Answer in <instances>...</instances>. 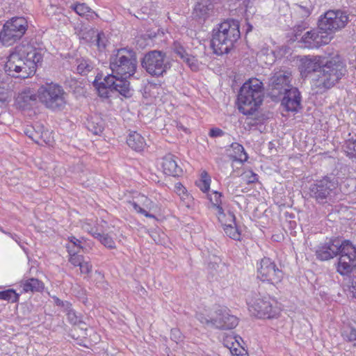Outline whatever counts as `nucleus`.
Masks as SVG:
<instances>
[{
  "instance_id": "1",
  "label": "nucleus",
  "mask_w": 356,
  "mask_h": 356,
  "mask_svg": "<svg viewBox=\"0 0 356 356\" xmlns=\"http://www.w3.org/2000/svg\"><path fill=\"white\" fill-rule=\"evenodd\" d=\"M42 50L30 44H20L15 48L5 64L6 72L11 76L26 79L35 74L41 65Z\"/></svg>"
},
{
  "instance_id": "2",
  "label": "nucleus",
  "mask_w": 356,
  "mask_h": 356,
  "mask_svg": "<svg viewBox=\"0 0 356 356\" xmlns=\"http://www.w3.org/2000/svg\"><path fill=\"white\" fill-rule=\"evenodd\" d=\"M316 255L321 261L339 255L337 270L341 275H348L356 269V245L349 240L341 241L337 238H330L318 246Z\"/></svg>"
},
{
  "instance_id": "3",
  "label": "nucleus",
  "mask_w": 356,
  "mask_h": 356,
  "mask_svg": "<svg viewBox=\"0 0 356 356\" xmlns=\"http://www.w3.org/2000/svg\"><path fill=\"white\" fill-rule=\"evenodd\" d=\"M239 21L227 19L218 24L212 31L211 47L216 55L228 54L241 37Z\"/></svg>"
},
{
  "instance_id": "4",
  "label": "nucleus",
  "mask_w": 356,
  "mask_h": 356,
  "mask_svg": "<svg viewBox=\"0 0 356 356\" xmlns=\"http://www.w3.org/2000/svg\"><path fill=\"white\" fill-rule=\"evenodd\" d=\"M264 97L263 83L254 78L245 82L238 95V110L245 115H253L261 104Z\"/></svg>"
},
{
  "instance_id": "5",
  "label": "nucleus",
  "mask_w": 356,
  "mask_h": 356,
  "mask_svg": "<svg viewBox=\"0 0 356 356\" xmlns=\"http://www.w3.org/2000/svg\"><path fill=\"white\" fill-rule=\"evenodd\" d=\"M136 53L131 49L122 48L113 51L110 57L111 76H115L116 80L127 81L133 76L137 68Z\"/></svg>"
},
{
  "instance_id": "6",
  "label": "nucleus",
  "mask_w": 356,
  "mask_h": 356,
  "mask_svg": "<svg viewBox=\"0 0 356 356\" xmlns=\"http://www.w3.org/2000/svg\"><path fill=\"white\" fill-rule=\"evenodd\" d=\"M346 67L341 58L335 55L325 59L323 67L319 71L318 83L326 89L333 87L346 74Z\"/></svg>"
},
{
  "instance_id": "7",
  "label": "nucleus",
  "mask_w": 356,
  "mask_h": 356,
  "mask_svg": "<svg viewBox=\"0 0 356 356\" xmlns=\"http://www.w3.org/2000/svg\"><path fill=\"white\" fill-rule=\"evenodd\" d=\"M249 310L258 318H272L280 312V308L275 300L269 296H261L254 291L248 295L246 298Z\"/></svg>"
},
{
  "instance_id": "8",
  "label": "nucleus",
  "mask_w": 356,
  "mask_h": 356,
  "mask_svg": "<svg viewBox=\"0 0 356 356\" xmlns=\"http://www.w3.org/2000/svg\"><path fill=\"white\" fill-rule=\"evenodd\" d=\"M67 94L58 84L50 83L40 86L38 90V98L46 108L56 111L65 106Z\"/></svg>"
},
{
  "instance_id": "9",
  "label": "nucleus",
  "mask_w": 356,
  "mask_h": 356,
  "mask_svg": "<svg viewBox=\"0 0 356 356\" xmlns=\"http://www.w3.org/2000/svg\"><path fill=\"white\" fill-rule=\"evenodd\" d=\"M337 187L338 181L336 178L325 176L309 185L307 195L317 204L324 205L332 201Z\"/></svg>"
},
{
  "instance_id": "10",
  "label": "nucleus",
  "mask_w": 356,
  "mask_h": 356,
  "mask_svg": "<svg viewBox=\"0 0 356 356\" xmlns=\"http://www.w3.org/2000/svg\"><path fill=\"white\" fill-rule=\"evenodd\" d=\"M28 29V22L22 17H14L8 20L0 32V40L3 45L10 46L19 40Z\"/></svg>"
},
{
  "instance_id": "11",
  "label": "nucleus",
  "mask_w": 356,
  "mask_h": 356,
  "mask_svg": "<svg viewBox=\"0 0 356 356\" xmlns=\"http://www.w3.org/2000/svg\"><path fill=\"white\" fill-rule=\"evenodd\" d=\"M349 22V17L346 10H330L321 15L318 24L321 29L328 35H332L343 29Z\"/></svg>"
},
{
  "instance_id": "12",
  "label": "nucleus",
  "mask_w": 356,
  "mask_h": 356,
  "mask_svg": "<svg viewBox=\"0 0 356 356\" xmlns=\"http://www.w3.org/2000/svg\"><path fill=\"white\" fill-rule=\"evenodd\" d=\"M97 78V76L96 77ZM94 86L97 88L99 95L104 98L109 97L110 91H118L125 97L131 96L130 83L129 81L116 80L115 76L107 75L103 81L99 82L97 79L93 81Z\"/></svg>"
},
{
  "instance_id": "13",
  "label": "nucleus",
  "mask_w": 356,
  "mask_h": 356,
  "mask_svg": "<svg viewBox=\"0 0 356 356\" xmlns=\"http://www.w3.org/2000/svg\"><path fill=\"white\" fill-rule=\"evenodd\" d=\"M142 67L152 76H163L170 67L169 63L165 61V54L161 51H151L147 53L142 61Z\"/></svg>"
},
{
  "instance_id": "14",
  "label": "nucleus",
  "mask_w": 356,
  "mask_h": 356,
  "mask_svg": "<svg viewBox=\"0 0 356 356\" xmlns=\"http://www.w3.org/2000/svg\"><path fill=\"white\" fill-rule=\"evenodd\" d=\"M332 36L328 35L327 33L320 29L318 26L317 28L312 29L305 32L298 40L302 47L308 49H316L323 45L327 44Z\"/></svg>"
},
{
  "instance_id": "15",
  "label": "nucleus",
  "mask_w": 356,
  "mask_h": 356,
  "mask_svg": "<svg viewBox=\"0 0 356 356\" xmlns=\"http://www.w3.org/2000/svg\"><path fill=\"white\" fill-rule=\"evenodd\" d=\"M257 272V276L261 281L274 285L280 282L283 278L282 271L268 257H264L261 260Z\"/></svg>"
},
{
  "instance_id": "16",
  "label": "nucleus",
  "mask_w": 356,
  "mask_h": 356,
  "mask_svg": "<svg viewBox=\"0 0 356 356\" xmlns=\"http://www.w3.org/2000/svg\"><path fill=\"white\" fill-rule=\"evenodd\" d=\"M291 73L286 70H275L269 79V89L272 95H281L291 87Z\"/></svg>"
},
{
  "instance_id": "17",
  "label": "nucleus",
  "mask_w": 356,
  "mask_h": 356,
  "mask_svg": "<svg viewBox=\"0 0 356 356\" xmlns=\"http://www.w3.org/2000/svg\"><path fill=\"white\" fill-rule=\"evenodd\" d=\"M238 318L229 314L227 308H220L216 311L213 326L221 330H231L238 325Z\"/></svg>"
},
{
  "instance_id": "18",
  "label": "nucleus",
  "mask_w": 356,
  "mask_h": 356,
  "mask_svg": "<svg viewBox=\"0 0 356 356\" xmlns=\"http://www.w3.org/2000/svg\"><path fill=\"white\" fill-rule=\"evenodd\" d=\"M282 94V105L287 111L297 112L301 108V95L297 88L291 87Z\"/></svg>"
},
{
  "instance_id": "19",
  "label": "nucleus",
  "mask_w": 356,
  "mask_h": 356,
  "mask_svg": "<svg viewBox=\"0 0 356 356\" xmlns=\"http://www.w3.org/2000/svg\"><path fill=\"white\" fill-rule=\"evenodd\" d=\"M37 97L38 93L35 94L31 89L26 88L19 92L15 99V104L20 109H30L36 104Z\"/></svg>"
},
{
  "instance_id": "20",
  "label": "nucleus",
  "mask_w": 356,
  "mask_h": 356,
  "mask_svg": "<svg viewBox=\"0 0 356 356\" xmlns=\"http://www.w3.org/2000/svg\"><path fill=\"white\" fill-rule=\"evenodd\" d=\"M325 58L321 56H307L302 60L301 72L309 74L313 72L321 70Z\"/></svg>"
},
{
  "instance_id": "21",
  "label": "nucleus",
  "mask_w": 356,
  "mask_h": 356,
  "mask_svg": "<svg viewBox=\"0 0 356 356\" xmlns=\"http://www.w3.org/2000/svg\"><path fill=\"white\" fill-rule=\"evenodd\" d=\"M227 220L225 223L222 224L223 229L229 238L239 241L241 238V232H239L236 223V217L233 212L229 211L227 214H225Z\"/></svg>"
},
{
  "instance_id": "22",
  "label": "nucleus",
  "mask_w": 356,
  "mask_h": 356,
  "mask_svg": "<svg viewBox=\"0 0 356 356\" xmlns=\"http://www.w3.org/2000/svg\"><path fill=\"white\" fill-rule=\"evenodd\" d=\"M162 167L165 175L169 176H179L182 173V169L178 165L175 156L168 154L163 159Z\"/></svg>"
},
{
  "instance_id": "23",
  "label": "nucleus",
  "mask_w": 356,
  "mask_h": 356,
  "mask_svg": "<svg viewBox=\"0 0 356 356\" xmlns=\"http://www.w3.org/2000/svg\"><path fill=\"white\" fill-rule=\"evenodd\" d=\"M85 124L88 130L94 135H100L105 127L104 121L99 114L88 116Z\"/></svg>"
},
{
  "instance_id": "24",
  "label": "nucleus",
  "mask_w": 356,
  "mask_h": 356,
  "mask_svg": "<svg viewBox=\"0 0 356 356\" xmlns=\"http://www.w3.org/2000/svg\"><path fill=\"white\" fill-rule=\"evenodd\" d=\"M65 312L70 323L74 325H77L82 330H87V324L83 320L82 315L76 312L75 310L72 308L71 304H66Z\"/></svg>"
},
{
  "instance_id": "25",
  "label": "nucleus",
  "mask_w": 356,
  "mask_h": 356,
  "mask_svg": "<svg viewBox=\"0 0 356 356\" xmlns=\"http://www.w3.org/2000/svg\"><path fill=\"white\" fill-rule=\"evenodd\" d=\"M127 143L131 149L137 152L142 151L145 146L144 138L136 131L129 134Z\"/></svg>"
},
{
  "instance_id": "26",
  "label": "nucleus",
  "mask_w": 356,
  "mask_h": 356,
  "mask_svg": "<svg viewBox=\"0 0 356 356\" xmlns=\"http://www.w3.org/2000/svg\"><path fill=\"white\" fill-rule=\"evenodd\" d=\"M222 194L216 191H213L211 193L208 194V198L212 204L213 207L216 209L218 214V218L220 220L222 217H225L224 209L222 207Z\"/></svg>"
},
{
  "instance_id": "27",
  "label": "nucleus",
  "mask_w": 356,
  "mask_h": 356,
  "mask_svg": "<svg viewBox=\"0 0 356 356\" xmlns=\"http://www.w3.org/2000/svg\"><path fill=\"white\" fill-rule=\"evenodd\" d=\"M70 8L79 15L86 17L87 19H93L95 17H97V15L84 3H73L70 6Z\"/></svg>"
},
{
  "instance_id": "28",
  "label": "nucleus",
  "mask_w": 356,
  "mask_h": 356,
  "mask_svg": "<svg viewBox=\"0 0 356 356\" xmlns=\"http://www.w3.org/2000/svg\"><path fill=\"white\" fill-rule=\"evenodd\" d=\"M24 292H39L44 289V284L36 278H30L22 282Z\"/></svg>"
},
{
  "instance_id": "29",
  "label": "nucleus",
  "mask_w": 356,
  "mask_h": 356,
  "mask_svg": "<svg viewBox=\"0 0 356 356\" xmlns=\"http://www.w3.org/2000/svg\"><path fill=\"white\" fill-rule=\"evenodd\" d=\"M209 0H199L195 6L194 14L198 17H204L211 9Z\"/></svg>"
},
{
  "instance_id": "30",
  "label": "nucleus",
  "mask_w": 356,
  "mask_h": 356,
  "mask_svg": "<svg viewBox=\"0 0 356 356\" xmlns=\"http://www.w3.org/2000/svg\"><path fill=\"white\" fill-rule=\"evenodd\" d=\"M341 335L344 340L351 342L356 341V324H347L343 326ZM356 346V342L354 343Z\"/></svg>"
},
{
  "instance_id": "31",
  "label": "nucleus",
  "mask_w": 356,
  "mask_h": 356,
  "mask_svg": "<svg viewBox=\"0 0 356 356\" xmlns=\"http://www.w3.org/2000/svg\"><path fill=\"white\" fill-rule=\"evenodd\" d=\"M172 49L173 52L184 60L189 54L190 49L185 47L181 42L178 41L174 42Z\"/></svg>"
},
{
  "instance_id": "32",
  "label": "nucleus",
  "mask_w": 356,
  "mask_h": 356,
  "mask_svg": "<svg viewBox=\"0 0 356 356\" xmlns=\"http://www.w3.org/2000/svg\"><path fill=\"white\" fill-rule=\"evenodd\" d=\"M12 97V90L8 85H0V106L6 104Z\"/></svg>"
},
{
  "instance_id": "33",
  "label": "nucleus",
  "mask_w": 356,
  "mask_h": 356,
  "mask_svg": "<svg viewBox=\"0 0 356 356\" xmlns=\"http://www.w3.org/2000/svg\"><path fill=\"white\" fill-rule=\"evenodd\" d=\"M66 248L70 256L69 259L70 264L74 266H79V265L81 264V262L83 261V257L82 255L78 254V252H79V250H72L70 245H67Z\"/></svg>"
},
{
  "instance_id": "34",
  "label": "nucleus",
  "mask_w": 356,
  "mask_h": 356,
  "mask_svg": "<svg viewBox=\"0 0 356 356\" xmlns=\"http://www.w3.org/2000/svg\"><path fill=\"white\" fill-rule=\"evenodd\" d=\"M210 182L211 179L208 173L203 171L201 174V179L197 183V185L202 192L207 193L210 188Z\"/></svg>"
},
{
  "instance_id": "35",
  "label": "nucleus",
  "mask_w": 356,
  "mask_h": 356,
  "mask_svg": "<svg viewBox=\"0 0 356 356\" xmlns=\"http://www.w3.org/2000/svg\"><path fill=\"white\" fill-rule=\"evenodd\" d=\"M77 67L76 70L79 74L81 75H86L88 72H90L92 69V66L90 61L82 59L77 60Z\"/></svg>"
},
{
  "instance_id": "36",
  "label": "nucleus",
  "mask_w": 356,
  "mask_h": 356,
  "mask_svg": "<svg viewBox=\"0 0 356 356\" xmlns=\"http://www.w3.org/2000/svg\"><path fill=\"white\" fill-rule=\"evenodd\" d=\"M97 239L106 248L109 249L115 248V243L108 234H97Z\"/></svg>"
},
{
  "instance_id": "37",
  "label": "nucleus",
  "mask_w": 356,
  "mask_h": 356,
  "mask_svg": "<svg viewBox=\"0 0 356 356\" xmlns=\"http://www.w3.org/2000/svg\"><path fill=\"white\" fill-rule=\"evenodd\" d=\"M232 147L235 150L237 155L234 156L236 160H238L240 161H245L248 159V155L244 151L243 147L237 143H232Z\"/></svg>"
},
{
  "instance_id": "38",
  "label": "nucleus",
  "mask_w": 356,
  "mask_h": 356,
  "mask_svg": "<svg viewBox=\"0 0 356 356\" xmlns=\"http://www.w3.org/2000/svg\"><path fill=\"white\" fill-rule=\"evenodd\" d=\"M19 294L17 293L14 289H10L3 291L2 300L14 303L17 302L19 301Z\"/></svg>"
},
{
  "instance_id": "39",
  "label": "nucleus",
  "mask_w": 356,
  "mask_h": 356,
  "mask_svg": "<svg viewBox=\"0 0 356 356\" xmlns=\"http://www.w3.org/2000/svg\"><path fill=\"white\" fill-rule=\"evenodd\" d=\"M95 41L100 51H102L106 48L108 42L107 38L103 32H100L97 34Z\"/></svg>"
},
{
  "instance_id": "40",
  "label": "nucleus",
  "mask_w": 356,
  "mask_h": 356,
  "mask_svg": "<svg viewBox=\"0 0 356 356\" xmlns=\"http://www.w3.org/2000/svg\"><path fill=\"white\" fill-rule=\"evenodd\" d=\"M344 147L349 156L356 157V139L346 141Z\"/></svg>"
},
{
  "instance_id": "41",
  "label": "nucleus",
  "mask_w": 356,
  "mask_h": 356,
  "mask_svg": "<svg viewBox=\"0 0 356 356\" xmlns=\"http://www.w3.org/2000/svg\"><path fill=\"white\" fill-rule=\"evenodd\" d=\"M309 28V24L305 21H301L300 23L296 24L293 27V33L296 40L298 42L300 40L298 36H300L301 33Z\"/></svg>"
},
{
  "instance_id": "42",
  "label": "nucleus",
  "mask_w": 356,
  "mask_h": 356,
  "mask_svg": "<svg viewBox=\"0 0 356 356\" xmlns=\"http://www.w3.org/2000/svg\"><path fill=\"white\" fill-rule=\"evenodd\" d=\"M193 71L199 70V63L197 59L191 54L183 60Z\"/></svg>"
},
{
  "instance_id": "43",
  "label": "nucleus",
  "mask_w": 356,
  "mask_h": 356,
  "mask_svg": "<svg viewBox=\"0 0 356 356\" xmlns=\"http://www.w3.org/2000/svg\"><path fill=\"white\" fill-rule=\"evenodd\" d=\"M242 177L247 182V184H253L258 181L257 175L253 172L252 170L245 172L242 175Z\"/></svg>"
},
{
  "instance_id": "44",
  "label": "nucleus",
  "mask_w": 356,
  "mask_h": 356,
  "mask_svg": "<svg viewBox=\"0 0 356 356\" xmlns=\"http://www.w3.org/2000/svg\"><path fill=\"white\" fill-rule=\"evenodd\" d=\"M33 128L29 129L26 131V134L31 138L36 143H39L40 140L42 138V133L40 134L38 132L32 130Z\"/></svg>"
},
{
  "instance_id": "45",
  "label": "nucleus",
  "mask_w": 356,
  "mask_h": 356,
  "mask_svg": "<svg viewBox=\"0 0 356 356\" xmlns=\"http://www.w3.org/2000/svg\"><path fill=\"white\" fill-rule=\"evenodd\" d=\"M196 318L200 323L213 326V317L208 318L203 314L197 313Z\"/></svg>"
},
{
  "instance_id": "46",
  "label": "nucleus",
  "mask_w": 356,
  "mask_h": 356,
  "mask_svg": "<svg viewBox=\"0 0 356 356\" xmlns=\"http://www.w3.org/2000/svg\"><path fill=\"white\" fill-rule=\"evenodd\" d=\"M131 205L138 213L143 214L147 218H154V216L153 214L149 213L147 211L141 208L136 202H132Z\"/></svg>"
},
{
  "instance_id": "47",
  "label": "nucleus",
  "mask_w": 356,
  "mask_h": 356,
  "mask_svg": "<svg viewBox=\"0 0 356 356\" xmlns=\"http://www.w3.org/2000/svg\"><path fill=\"white\" fill-rule=\"evenodd\" d=\"M82 264L79 265L80 272L82 274H88L90 273L92 270V265L88 262L84 261V260L81 262Z\"/></svg>"
},
{
  "instance_id": "48",
  "label": "nucleus",
  "mask_w": 356,
  "mask_h": 356,
  "mask_svg": "<svg viewBox=\"0 0 356 356\" xmlns=\"http://www.w3.org/2000/svg\"><path fill=\"white\" fill-rule=\"evenodd\" d=\"M69 241L73 245L72 248L70 247L72 250H77L79 251L80 249L83 248V247L81 245V241L75 236L69 237Z\"/></svg>"
},
{
  "instance_id": "49",
  "label": "nucleus",
  "mask_w": 356,
  "mask_h": 356,
  "mask_svg": "<svg viewBox=\"0 0 356 356\" xmlns=\"http://www.w3.org/2000/svg\"><path fill=\"white\" fill-rule=\"evenodd\" d=\"M224 132L219 128H213L209 131V136L212 138L222 136Z\"/></svg>"
},
{
  "instance_id": "50",
  "label": "nucleus",
  "mask_w": 356,
  "mask_h": 356,
  "mask_svg": "<svg viewBox=\"0 0 356 356\" xmlns=\"http://www.w3.org/2000/svg\"><path fill=\"white\" fill-rule=\"evenodd\" d=\"M298 12L302 15V17H307L310 15V11L309 9L303 6H298Z\"/></svg>"
},
{
  "instance_id": "51",
  "label": "nucleus",
  "mask_w": 356,
  "mask_h": 356,
  "mask_svg": "<svg viewBox=\"0 0 356 356\" xmlns=\"http://www.w3.org/2000/svg\"><path fill=\"white\" fill-rule=\"evenodd\" d=\"M171 338L172 339L177 341V340H179L181 339V334L180 332L177 329H172L171 330Z\"/></svg>"
},
{
  "instance_id": "52",
  "label": "nucleus",
  "mask_w": 356,
  "mask_h": 356,
  "mask_svg": "<svg viewBox=\"0 0 356 356\" xmlns=\"http://www.w3.org/2000/svg\"><path fill=\"white\" fill-rule=\"evenodd\" d=\"M350 293L352 294V297L356 299V276L353 278L352 282Z\"/></svg>"
},
{
  "instance_id": "53",
  "label": "nucleus",
  "mask_w": 356,
  "mask_h": 356,
  "mask_svg": "<svg viewBox=\"0 0 356 356\" xmlns=\"http://www.w3.org/2000/svg\"><path fill=\"white\" fill-rule=\"evenodd\" d=\"M89 234H90L94 238L97 239V234H101V233L98 231L97 227L91 228L89 231Z\"/></svg>"
},
{
  "instance_id": "54",
  "label": "nucleus",
  "mask_w": 356,
  "mask_h": 356,
  "mask_svg": "<svg viewBox=\"0 0 356 356\" xmlns=\"http://www.w3.org/2000/svg\"><path fill=\"white\" fill-rule=\"evenodd\" d=\"M231 353L233 354V355H236V356H248L246 355H242L241 353V350H238L237 348H234V350H230Z\"/></svg>"
},
{
  "instance_id": "55",
  "label": "nucleus",
  "mask_w": 356,
  "mask_h": 356,
  "mask_svg": "<svg viewBox=\"0 0 356 356\" xmlns=\"http://www.w3.org/2000/svg\"><path fill=\"white\" fill-rule=\"evenodd\" d=\"M67 303H69L68 302H63V301H61L59 299H57L56 300V304L58 305H61L63 307H65V309H66V304Z\"/></svg>"
},
{
  "instance_id": "56",
  "label": "nucleus",
  "mask_w": 356,
  "mask_h": 356,
  "mask_svg": "<svg viewBox=\"0 0 356 356\" xmlns=\"http://www.w3.org/2000/svg\"><path fill=\"white\" fill-rule=\"evenodd\" d=\"M15 241H16L18 244L20 243V241H19V237L15 234H13V235H11V237Z\"/></svg>"
},
{
  "instance_id": "57",
  "label": "nucleus",
  "mask_w": 356,
  "mask_h": 356,
  "mask_svg": "<svg viewBox=\"0 0 356 356\" xmlns=\"http://www.w3.org/2000/svg\"><path fill=\"white\" fill-rule=\"evenodd\" d=\"M83 228L84 229V230L87 231L89 233V231L92 227H90V224L86 223L83 225Z\"/></svg>"
},
{
  "instance_id": "58",
  "label": "nucleus",
  "mask_w": 356,
  "mask_h": 356,
  "mask_svg": "<svg viewBox=\"0 0 356 356\" xmlns=\"http://www.w3.org/2000/svg\"><path fill=\"white\" fill-rule=\"evenodd\" d=\"M0 231L3 233H4L5 234L9 236L10 237H11V235H13V234L9 232H6L5 231L4 229H3L2 228H0Z\"/></svg>"
},
{
  "instance_id": "59",
  "label": "nucleus",
  "mask_w": 356,
  "mask_h": 356,
  "mask_svg": "<svg viewBox=\"0 0 356 356\" xmlns=\"http://www.w3.org/2000/svg\"><path fill=\"white\" fill-rule=\"evenodd\" d=\"M252 29V26L250 24H247V29H246V33H249L250 31H251Z\"/></svg>"
},
{
  "instance_id": "60",
  "label": "nucleus",
  "mask_w": 356,
  "mask_h": 356,
  "mask_svg": "<svg viewBox=\"0 0 356 356\" xmlns=\"http://www.w3.org/2000/svg\"><path fill=\"white\" fill-rule=\"evenodd\" d=\"M156 233H153V234H152V235H151V236L152 237L153 240H154L156 243H159V241H156Z\"/></svg>"
},
{
  "instance_id": "61",
  "label": "nucleus",
  "mask_w": 356,
  "mask_h": 356,
  "mask_svg": "<svg viewBox=\"0 0 356 356\" xmlns=\"http://www.w3.org/2000/svg\"><path fill=\"white\" fill-rule=\"evenodd\" d=\"M3 291H0V299L2 300Z\"/></svg>"
}]
</instances>
